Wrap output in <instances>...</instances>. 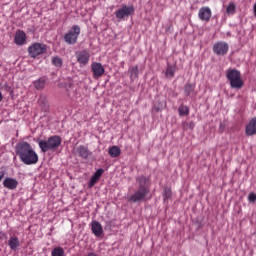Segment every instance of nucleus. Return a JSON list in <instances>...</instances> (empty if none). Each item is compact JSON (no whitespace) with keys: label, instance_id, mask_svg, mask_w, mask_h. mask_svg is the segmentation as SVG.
<instances>
[{"label":"nucleus","instance_id":"29","mask_svg":"<svg viewBox=\"0 0 256 256\" xmlns=\"http://www.w3.org/2000/svg\"><path fill=\"white\" fill-rule=\"evenodd\" d=\"M139 76V68L136 66L131 70V79H137Z\"/></svg>","mask_w":256,"mask_h":256},{"label":"nucleus","instance_id":"2","mask_svg":"<svg viewBox=\"0 0 256 256\" xmlns=\"http://www.w3.org/2000/svg\"><path fill=\"white\" fill-rule=\"evenodd\" d=\"M36 143H38L41 153H47V151H57L61 147L63 139L59 135H54L50 136L47 140L37 138Z\"/></svg>","mask_w":256,"mask_h":256},{"label":"nucleus","instance_id":"3","mask_svg":"<svg viewBox=\"0 0 256 256\" xmlns=\"http://www.w3.org/2000/svg\"><path fill=\"white\" fill-rule=\"evenodd\" d=\"M226 78L230 81L232 89H242L243 79H241V72L237 69H228L226 72Z\"/></svg>","mask_w":256,"mask_h":256},{"label":"nucleus","instance_id":"8","mask_svg":"<svg viewBox=\"0 0 256 256\" xmlns=\"http://www.w3.org/2000/svg\"><path fill=\"white\" fill-rule=\"evenodd\" d=\"M19 186V181L13 177H5L3 180V187L9 189L10 191H15Z\"/></svg>","mask_w":256,"mask_h":256},{"label":"nucleus","instance_id":"21","mask_svg":"<svg viewBox=\"0 0 256 256\" xmlns=\"http://www.w3.org/2000/svg\"><path fill=\"white\" fill-rule=\"evenodd\" d=\"M52 256H65V250L63 249V247H55L52 252H51Z\"/></svg>","mask_w":256,"mask_h":256},{"label":"nucleus","instance_id":"18","mask_svg":"<svg viewBox=\"0 0 256 256\" xmlns=\"http://www.w3.org/2000/svg\"><path fill=\"white\" fill-rule=\"evenodd\" d=\"M117 19H125V17H129V6H124L116 11Z\"/></svg>","mask_w":256,"mask_h":256},{"label":"nucleus","instance_id":"36","mask_svg":"<svg viewBox=\"0 0 256 256\" xmlns=\"http://www.w3.org/2000/svg\"><path fill=\"white\" fill-rule=\"evenodd\" d=\"M133 11H134V10H133V6H130V7H129V15H131V13H133Z\"/></svg>","mask_w":256,"mask_h":256},{"label":"nucleus","instance_id":"27","mask_svg":"<svg viewBox=\"0 0 256 256\" xmlns=\"http://www.w3.org/2000/svg\"><path fill=\"white\" fill-rule=\"evenodd\" d=\"M98 181H99V178L92 175L88 182V189H93V187H95Z\"/></svg>","mask_w":256,"mask_h":256},{"label":"nucleus","instance_id":"22","mask_svg":"<svg viewBox=\"0 0 256 256\" xmlns=\"http://www.w3.org/2000/svg\"><path fill=\"white\" fill-rule=\"evenodd\" d=\"M175 71H177V67L168 65L166 69V77H175Z\"/></svg>","mask_w":256,"mask_h":256},{"label":"nucleus","instance_id":"19","mask_svg":"<svg viewBox=\"0 0 256 256\" xmlns=\"http://www.w3.org/2000/svg\"><path fill=\"white\" fill-rule=\"evenodd\" d=\"M108 155H110L112 158L119 157V155H121V148H119V146H111L108 149Z\"/></svg>","mask_w":256,"mask_h":256},{"label":"nucleus","instance_id":"5","mask_svg":"<svg viewBox=\"0 0 256 256\" xmlns=\"http://www.w3.org/2000/svg\"><path fill=\"white\" fill-rule=\"evenodd\" d=\"M80 34L81 27H79V25L72 26V28L64 36L65 43H67L68 45H75Z\"/></svg>","mask_w":256,"mask_h":256},{"label":"nucleus","instance_id":"31","mask_svg":"<svg viewBox=\"0 0 256 256\" xmlns=\"http://www.w3.org/2000/svg\"><path fill=\"white\" fill-rule=\"evenodd\" d=\"M113 229V222L112 221H108L106 222V225L104 227L105 231H111Z\"/></svg>","mask_w":256,"mask_h":256},{"label":"nucleus","instance_id":"39","mask_svg":"<svg viewBox=\"0 0 256 256\" xmlns=\"http://www.w3.org/2000/svg\"><path fill=\"white\" fill-rule=\"evenodd\" d=\"M165 107V104H162V108Z\"/></svg>","mask_w":256,"mask_h":256},{"label":"nucleus","instance_id":"9","mask_svg":"<svg viewBox=\"0 0 256 256\" xmlns=\"http://www.w3.org/2000/svg\"><path fill=\"white\" fill-rule=\"evenodd\" d=\"M147 195H149V192L137 190L132 196H130L129 201L132 203H141V201H145V197H147Z\"/></svg>","mask_w":256,"mask_h":256},{"label":"nucleus","instance_id":"4","mask_svg":"<svg viewBox=\"0 0 256 256\" xmlns=\"http://www.w3.org/2000/svg\"><path fill=\"white\" fill-rule=\"evenodd\" d=\"M47 53V45L35 42L31 46L28 47V55L32 59H37L39 55H44Z\"/></svg>","mask_w":256,"mask_h":256},{"label":"nucleus","instance_id":"13","mask_svg":"<svg viewBox=\"0 0 256 256\" xmlns=\"http://www.w3.org/2000/svg\"><path fill=\"white\" fill-rule=\"evenodd\" d=\"M198 17L201 21H209V19H211V8L210 7L200 8Z\"/></svg>","mask_w":256,"mask_h":256},{"label":"nucleus","instance_id":"26","mask_svg":"<svg viewBox=\"0 0 256 256\" xmlns=\"http://www.w3.org/2000/svg\"><path fill=\"white\" fill-rule=\"evenodd\" d=\"M236 9L237 6L235 5V3H230L226 8V13L228 15H234Z\"/></svg>","mask_w":256,"mask_h":256},{"label":"nucleus","instance_id":"30","mask_svg":"<svg viewBox=\"0 0 256 256\" xmlns=\"http://www.w3.org/2000/svg\"><path fill=\"white\" fill-rule=\"evenodd\" d=\"M105 173V170L103 168H99L92 176L101 179V175Z\"/></svg>","mask_w":256,"mask_h":256},{"label":"nucleus","instance_id":"20","mask_svg":"<svg viewBox=\"0 0 256 256\" xmlns=\"http://www.w3.org/2000/svg\"><path fill=\"white\" fill-rule=\"evenodd\" d=\"M52 65H54V67H58V68L63 67V59H61V57H59V56L52 57Z\"/></svg>","mask_w":256,"mask_h":256},{"label":"nucleus","instance_id":"32","mask_svg":"<svg viewBox=\"0 0 256 256\" xmlns=\"http://www.w3.org/2000/svg\"><path fill=\"white\" fill-rule=\"evenodd\" d=\"M248 200L250 201V203H255L256 201V194L251 192L248 196Z\"/></svg>","mask_w":256,"mask_h":256},{"label":"nucleus","instance_id":"1","mask_svg":"<svg viewBox=\"0 0 256 256\" xmlns=\"http://www.w3.org/2000/svg\"><path fill=\"white\" fill-rule=\"evenodd\" d=\"M15 153L24 165H37L39 163V155L27 141L18 142L15 146Z\"/></svg>","mask_w":256,"mask_h":256},{"label":"nucleus","instance_id":"28","mask_svg":"<svg viewBox=\"0 0 256 256\" xmlns=\"http://www.w3.org/2000/svg\"><path fill=\"white\" fill-rule=\"evenodd\" d=\"M163 199L167 201V199H171V188L165 187L163 190Z\"/></svg>","mask_w":256,"mask_h":256},{"label":"nucleus","instance_id":"41","mask_svg":"<svg viewBox=\"0 0 256 256\" xmlns=\"http://www.w3.org/2000/svg\"><path fill=\"white\" fill-rule=\"evenodd\" d=\"M14 159H17V156H15Z\"/></svg>","mask_w":256,"mask_h":256},{"label":"nucleus","instance_id":"25","mask_svg":"<svg viewBox=\"0 0 256 256\" xmlns=\"http://www.w3.org/2000/svg\"><path fill=\"white\" fill-rule=\"evenodd\" d=\"M178 112H179V115L181 117L185 116V115H189V107L187 106H184V105H181L179 106L178 108Z\"/></svg>","mask_w":256,"mask_h":256},{"label":"nucleus","instance_id":"15","mask_svg":"<svg viewBox=\"0 0 256 256\" xmlns=\"http://www.w3.org/2000/svg\"><path fill=\"white\" fill-rule=\"evenodd\" d=\"M77 61L81 65H87L89 63V53L87 51H81L76 53Z\"/></svg>","mask_w":256,"mask_h":256},{"label":"nucleus","instance_id":"23","mask_svg":"<svg viewBox=\"0 0 256 256\" xmlns=\"http://www.w3.org/2000/svg\"><path fill=\"white\" fill-rule=\"evenodd\" d=\"M195 91V85L193 84H186L184 87V93L187 97H189V95H191V93H193Z\"/></svg>","mask_w":256,"mask_h":256},{"label":"nucleus","instance_id":"34","mask_svg":"<svg viewBox=\"0 0 256 256\" xmlns=\"http://www.w3.org/2000/svg\"><path fill=\"white\" fill-rule=\"evenodd\" d=\"M4 88H5V91H8V92L13 91V90L11 89V86H9V84H5V85H4Z\"/></svg>","mask_w":256,"mask_h":256},{"label":"nucleus","instance_id":"38","mask_svg":"<svg viewBox=\"0 0 256 256\" xmlns=\"http://www.w3.org/2000/svg\"><path fill=\"white\" fill-rule=\"evenodd\" d=\"M254 15H255V17H256V3H255V5H254Z\"/></svg>","mask_w":256,"mask_h":256},{"label":"nucleus","instance_id":"24","mask_svg":"<svg viewBox=\"0 0 256 256\" xmlns=\"http://www.w3.org/2000/svg\"><path fill=\"white\" fill-rule=\"evenodd\" d=\"M34 87L38 90L43 89V87H45V78H40L34 81Z\"/></svg>","mask_w":256,"mask_h":256},{"label":"nucleus","instance_id":"7","mask_svg":"<svg viewBox=\"0 0 256 256\" xmlns=\"http://www.w3.org/2000/svg\"><path fill=\"white\" fill-rule=\"evenodd\" d=\"M213 51L215 55H221L223 57L226 53L229 52V44L226 42H218L214 44Z\"/></svg>","mask_w":256,"mask_h":256},{"label":"nucleus","instance_id":"35","mask_svg":"<svg viewBox=\"0 0 256 256\" xmlns=\"http://www.w3.org/2000/svg\"><path fill=\"white\" fill-rule=\"evenodd\" d=\"M0 239H7V234H5V232H0Z\"/></svg>","mask_w":256,"mask_h":256},{"label":"nucleus","instance_id":"12","mask_svg":"<svg viewBox=\"0 0 256 256\" xmlns=\"http://www.w3.org/2000/svg\"><path fill=\"white\" fill-rule=\"evenodd\" d=\"M136 182L138 184V187L140 191H144L146 193H149V187H147V184L149 183V179H147V177L145 176H139L136 179Z\"/></svg>","mask_w":256,"mask_h":256},{"label":"nucleus","instance_id":"6","mask_svg":"<svg viewBox=\"0 0 256 256\" xmlns=\"http://www.w3.org/2000/svg\"><path fill=\"white\" fill-rule=\"evenodd\" d=\"M91 71L94 79H99V77H103V75H105V67H103V64L99 62H93L91 64Z\"/></svg>","mask_w":256,"mask_h":256},{"label":"nucleus","instance_id":"14","mask_svg":"<svg viewBox=\"0 0 256 256\" xmlns=\"http://www.w3.org/2000/svg\"><path fill=\"white\" fill-rule=\"evenodd\" d=\"M246 135L249 137L256 135V117L252 118L246 125Z\"/></svg>","mask_w":256,"mask_h":256},{"label":"nucleus","instance_id":"11","mask_svg":"<svg viewBox=\"0 0 256 256\" xmlns=\"http://www.w3.org/2000/svg\"><path fill=\"white\" fill-rule=\"evenodd\" d=\"M91 231L95 237H101L103 235V226L99 221L94 220L91 223Z\"/></svg>","mask_w":256,"mask_h":256},{"label":"nucleus","instance_id":"42","mask_svg":"<svg viewBox=\"0 0 256 256\" xmlns=\"http://www.w3.org/2000/svg\"><path fill=\"white\" fill-rule=\"evenodd\" d=\"M160 109L158 108L157 111H159Z\"/></svg>","mask_w":256,"mask_h":256},{"label":"nucleus","instance_id":"10","mask_svg":"<svg viewBox=\"0 0 256 256\" xmlns=\"http://www.w3.org/2000/svg\"><path fill=\"white\" fill-rule=\"evenodd\" d=\"M14 43L18 46H23L27 43V34L23 30H17L14 37Z\"/></svg>","mask_w":256,"mask_h":256},{"label":"nucleus","instance_id":"37","mask_svg":"<svg viewBox=\"0 0 256 256\" xmlns=\"http://www.w3.org/2000/svg\"><path fill=\"white\" fill-rule=\"evenodd\" d=\"M3 101V93L0 92V103Z\"/></svg>","mask_w":256,"mask_h":256},{"label":"nucleus","instance_id":"40","mask_svg":"<svg viewBox=\"0 0 256 256\" xmlns=\"http://www.w3.org/2000/svg\"><path fill=\"white\" fill-rule=\"evenodd\" d=\"M69 85H70V87H71V85H73V84H72V83H70Z\"/></svg>","mask_w":256,"mask_h":256},{"label":"nucleus","instance_id":"33","mask_svg":"<svg viewBox=\"0 0 256 256\" xmlns=\"http://www.w3.org/2000/svg\"><path fill=\"white\" fill-rule=\"evenodd\" d=\"M7 172H5L4 170L0 171V182L3 181V179L5 178Z\"/></svg>","mask_w":256,"mask_h":256},{"label":"nucleus","instance_id":"17","mask_svg":"<svg viewBox=\"0 0 256 256\" xmlns=\"http://www.w3.org/2000/svg\"><path fill=\"white\" fill-rule=\"evenodd\" d=\"M77 153H78L79 157H81L82 159H89V155H92V153L89 151V149L83 145H80L77 148Z\"/></svg>","mask_w":256,"mask_h":256},{"label":"nucleus","instance_id":"16","mask_svg":"<svg viewBox=\"0 0 256 256\" xmlns=\"http://www.w3.org/2000/svg\"><path fill=\"white\" fill-rule=\"evenodd\" d=\"M8 246L10 247V249L12 251H17V249H19V247H21V243L19 242V238L16 237V236L10 237V239L8 241Z\"/></svg>","mask_w":256,"mask_h":256}]
</instances>
